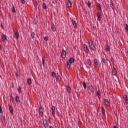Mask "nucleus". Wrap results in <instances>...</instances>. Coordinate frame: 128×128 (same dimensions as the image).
I'll return each mask as SVG.
<instances>
[{"instance_id": "f257e3e1", "label": "nucleus", "mask_w": 128, "mask_h": 128, "mask_svg": "<svg viewBox=\"0 0 128 128\" xmlns=\"http://www.w3.org/2000/svg\"><path fill=\"white\" fill-rule=\"evenodd\" d=\"M88 44H89V48L90 50H94V42H92V40H91L89 41Z\"/></svg>"}, {"instance_id": "f03ea898", "label": "nucleus", "mask_w": 128, "mask_h": 128, "mask_svg": "<svg viewBox=\"0 0 128 128\" xmlns=\"http://www.w3.org/2000/svg\"><path fill=\"white\" fill-rule=\"evenodd\" d=\"M44 109L42 108V106H40L39 110V114L41 118L44 116Z\"/></svg>"}, {"instance_id": "7ed1b4c3", "label": "nucleus", "mask_w": 128, "mask_h": 128, "mask_svg": "<svg viewBox=\"0 0 128 128\" xmlns=\"http://www.w3.org/2000/svg\"><path fill=\"white\" fill-rule=\"evenodd\" d=\"M84 52L86 54H88V52H90V49H88V46L86 44H84Z\"/></svg>"}, {"instance_id": "20e7f679", "label": "nucleus", "mask_w": 128, "mask_h": 128, "mask_svg": "<svg viewBox=\"0 0 128 128\" xmlns=\"http://www.w3.org/2000/svg\"><path fill=\"white\" fill-rule=\"evenodd\" d=\"M110 7L112 8L113 12H114L116 6H114V1L112 0H110Z\"/></svg>"}, {"instance_id": "39448f33", "label": "nucleus", "mask_w": 128, "mask_h": 128, "mask_svg": "<svg viewBox=\"0 0 128 128\" xmlns=\"http://www.w3.org/2000/svg\"><path fill=\"white\" fill-rule=\"evenodd\" d=\"M61 56L62 58H66V50H62Z\"/></svg>"}, {"instance_id": "423d86ee", "label": "nucleus", "mask_w": 128, "mask_h": 128, "mask_svg": "<svg viewBox=\"0 0 128 128\" xmlns=\"http://www.w3.org/2000/svg\"><path fill=\"white\" fill-rule=\"evenodd\" d=\"M1 38L3 40V42H6V40H8V39H6V36L4 35V34H2L1 36Z\"/></svg>"}, {"instance_id": "0eeeda50", "label": "nucleus", "mask_w": 128, "mask_h": 128, "mask_svg": "<svg viewBox=\"0 0 128 128\" xmlns=\"http://www.w3.org/2000/svg\"><path fill=\"white\" fill-rule=\"evenodd\" d=\"M88 90H90L91 92H94V88L92 86V85H90L88 87Z\"/></svg>"}, {"instance_id": "6e6552de", "label": "nucleus", "mask_w": 128, "mask_h": 128, "mask_svg": "<svg viewBox=\"0 0 128 128\" xmlns=\"http://www.w3.org/2000/svg\"><path fill=\"white\" fill-rule=\"evenodd\" d=\"M0 120H2V105H0Z\"/></svg>"}, {"instance_id": "1a4fd4ad", "label": "nucleus", "mask_w": 128, "mask_h": 128, "mask_svg": "<svg viewBox=\"0 0 128 128\" xmlns=\"http://www.w3.org/2000/svg\"><path fill=\"white\" fill-rule=\"evenodd\" d=\"M72 22L74 28H78V26L76 25V20H72Z\"/></svg>"}, {"instance_id": "9d476101", "label": "nucleus", "mask_w": 128, "mask_h": 128, "mask_svg": "<svg viewBox=\"0 0 128 128\" xmlns=\"http://www.w3.org/2000/svg\"><path fill=\"white\" fill-rule=\"evenodd\" d=\"M14 32L16 40H18V36H20V34H18V31L16 30V31H14Z\"/></svg>"}, {"instance_id": "9b49d317", "label": "nucleus", "mask_w": 128, "mask_h": 128, "mask_svg": "<svg viewBox=\"0 0 128 128\" xmlns=\"http://www.w3.org/2000/svg\"><path fill=\"white\" fill-rule=\"evenodd\" d=\"M51 30L54 32H56V26H54V24H52Z\"/></svg>"}, {"instance_id": "f8f14e48", "label": "nucleus", "mask_w": 128, "mask_h": 128, "mask_svg": "<svg viewBox=\"0 0 128 128\" xmlns=\"http://www.w3.org/2000/svg\"><path fill=\"white\" fill-rule=\"evenodd\" d=\"M124 100L125 101V104H128V99L126 95L124 96Z\"/></svg>"}, {"instance_id": "ddd939ff", "label": "nucleus", "mask_w": 128, "mask_h": 128, "mask_svg": "<svg viewBox=\"0 0 128 128\" xmlns=\"http://www.w3.org/2000/svg\"><path fill=\"white\" fill-rule=\"evenodd\" d=\"M9 106V110L10 112V113L11 114H14V108H12V106L8 105Z\"/></svg>"}, {"instance_id": "4468645a", "label": "nucleus", "mask_w": 128, "mask_h": 128, "mask_svg": "<svg viewBox=\"0 0 128 128\" xmlns=\"http://www.w3.org/2000/svg\"><path fill=\"white\" fill-rule=\"evenodd\" d=\"M97 18L98 20H99V22L100 21V20H102V14H100V12H98L97 14Z\"/></svg>"}, {"instance_id": "2eb2a0df", "label": "nucleus", "mask_w": 128, "mask_h": 128, "mask_svg": "<svg viewBox=\"0 0 128 128\" xmlns=\"http://www.w3.org/2000/svg\"><path fill=\"white\" fill-rule=\"evenodd\" d=\"M96 96H98V100H100V98H102V96L100 95V91L98 90L96 93Z\"/></svg>"}, {"instance_id": "dca6fc26", "label": "nucleus", "mask_w": 128, "mask_h": 128, "mask_svg": "<svg viewBox=\"0 0 128 128\" xmlns=\"http://www.w3.org/2000/svg\"><path fill=\"white\" fill-rule=\"evenodd\" d=\"M52 115L54 116V114H56V107L54 106H52Z\"/></svg>"}, {"instance_id": "f3484780", "label": "nucleus", "mask_w": 128, "mask_h": 128, "mask_svg": "<svg viewBox=\"0 0 128 128\" xmlns=\"http://www.w3.org/2000/svg\"><path fill=\"white\" fill-rule=\"evenodd\" d=\"M43 124L46 128H48V120H44Z\"/></svg>"}, {"instance_id": "a211bd4d", "label": "nucleus", "mask_w": 128, "mask_h": 128, "mask_svg": "<svg viewBox=\"0 0 128 128\" xmlns=\"http://www.w3.org/2000/svg\"><path fill=\"white\" fill-rule=\"evenodd\" d=\"M112 72L114 76L116 74V69L114 67H113L112 68Z\"/></svg>"}, {"instance_id": "6ab92c4d", "label": "nucleus", "mask_w": 128, "mask_h": 128, "mask_svg": "<svg viewBox=\"0 0 128 128\" xmlns=\"http://www.w3.org/2000/svg\"><path fill=\"white\" fill-rule=\"evenodd\" d=\"M56 82H60V80H62L60 76L58 75L57 76H56Z\"/></svg>"}, {"instance_id": "aec40b11", "label": "nucleus", "mask_w": 128, "mask_h": 128, "mask_svg": "<svg viewBox=\"0 0 128 128\" xmlns=\"http://www.w3.org/2000/svg\"><path fill=\"white\" fill-rule=\"evenodd\" d=\"M94 64H95V66L98 68V60H96V58L94 59Z\"/></svg>"}, {"instance_id": "412c9836", "label": "nucleus", "mask_w": 128, "mask_h": 128, "mask_svg": "<svg viewBox=\"0 0 128 128\" xmlns=\"http://www.w3.org/2000/svg\"><path fill=\"white\" fill-rule=\"evenodd\" d=\"M71 64H72V63H70L68 61L66 62L67 68H68V70H69V68H70V65Z\"/></svg>"}, {"instance_id": "4be33fe9", "label": "nucleus", "mask_w": 128, "mask_h": 128, "mask_svg": "<svg viewBox=\"0 0 128 128\" xmlns=\"http://www.w3.org/2000/svg\"><path fill=\"white\" fill-rule=\"evenodd\" d=\"M104 102L106 106H110V102L108 100V99H104Z\"/></svg>"}, {"instance_id": "5701e85b", "label": "nucleus", "mask_w": 128, "mask_h": 128, "mask_svg": "<svg viewBox=\"0 0 128 128\" xmlns=\"http://www.w3.org/2000/svg\"><path fill=\"white\" fill-rule=\"evenodd\" d=\"M68 8L72 6V1H70V0H68Z\"/></svg>"}, {"instance_id": "b1692460", "label": "nucleus", "mask_w": 128, "mask_h": 128, "mask_svg": "<svg viewBox=\"0 0 128 128\" xmlns=\"http://www.w3.org/2000/svg\"><path fill=\"white\" fill-rule=\"evenodd\" d=\"M102 62L104 64V66H106V64H108V62L104 58H102Z\"/></svg>"}, {"instance_id": "393cba45", "label": "nucleus", "mask_w": 128, "mask_h": 128, "mask_svg": "<svg viewBox=\"0 0 128 128\" xmlns=\"http://www.w3.org/2000/svg\"><path fill=\"white\" fill-rule=\"evenodd\" d=\"M27 84L30 85L32 84V78H28L27 80Z\"/></svg>"}, {"instance_id": "a878e982", "label": "nucleus", "mask_w": 128, "mask_h": 128, "mask_svg": "<svg viewBox=\"0 0 128 128\" xmlns=\"http://www.w3.org/2000/svg\"><path fill=\"white\" fill-rule=\"evenodd\" d=\"M68 61L70 62V64H72V62H74V58H71Z\"/></svg>"}, {"instance_id": "bb28decb", "label": "nucleus", "mask_w": 128, "mask_h": 128, "mask_svg": "<svg viewBox=\"0 0 128 128\" xmlns=\"http://www.w3.org/2000/svg\"><path fill=\"white\" fill-rule=\"evenodd\" d=\"M67 90L68 94H70V92H72V89L70 88V86H67Z\"/></svg>"}, {"instance_id": "cd10ccee", "label": "nucleus", "mask_w": 128, "mask_h": 128, "mask_svg": "<svg viewBox=\"0 0 128 128\" xmlns=\"http://www.w3.org/2000/svg\"><path fill=\"white\" fill-rule=\"evenodd\" d=\"M97 6L100 12H102V6H100V3H97Z\"/></svg>"}, {"instance_id": "c85d7f7f", "label": "nucleus", "mask_w": 128, "mask_h": 128, "mask_svg": "<svg viewBox=\"0 0 128 128\" xmlns=\"http://www.w3.org/2000/svg\"><path fill=\"white\" fill-rule=\"evenodd\" d=\"M42 8L44 10H46V8H48V6H46V4L45 2L43 3Z\"/></svg>"}, {"instance_id": "c756f323", "label": "nucleus", "mask_w": 128, "mask_h": 128, "mask_svg": "<svg viewBox=\"0 0 128 128\" xmlns=\"http://www.w3.org/2000/svg\"><path fill=\"white\" fill-rule=\"evenodd\" d=\"M15 100L16 102H20V97L18 96H16Z\"/></svg>"}, {"instance_id": "7c9ffc66", "label": "nucleus", "mask_w": 128, "mask_h": 128, "mask_svg": "<svg viewBox=\"0 0 128 128\" xmlns=\"http://www.w3.org/2000/svg\"><path fill=\"white\" fill-rule=\"evenodd\" d=\"M102 108V114H106V112L104 110V106L101 107Z\"/></svg>"}, {"instance_id": "2f4dec72", "label": "nucleus", "mask_w": 128, "mask_h": 128, "mask_svg": "<svg viewBox=\"0 0 128 128\" xmlns=\"http://www.w3.org/2000/svg\"><path fill=\"white\" fill-rule=\"evenodd\" d=\"M52 76H53V78H56V74L54 72H52Z\"/></svg>"}, {"instance_id": "473e14b6", "label": "nucleus", "mask_w": 128, "mask_h": 128, "mask_svg": "<svg viewBox=\"0 0 128 128\" xmlns=\"http://www.w3.org/2000/svg\"><path fill=\"white\" fill-rule=\"evenodd\" d=\"M34 36H36L34 32H32L31 34V36H32V40H34Z\"/></svg>"}, {"instance_id": "72a5a7b5", "label": "nucleus", "mask_w": 128, "mask_h": 128, "mask_svg": "<svg viewBox=\"0 0 128 128\" xmlns=\"http://www.w3.org/2000/svg\"><path fill=\"white\" fill-rule=\"evenodd\" d=\"M87 6L88 8H91L92 7V4H90V2L88 1L87 3Z\"/></svg>"}, {"instance_id": "f704fd0d", "label": "nucleus", "mask_w": 128, "mask_h": 128, "mask_svg": "<svg viewBox=\"0 0 128 128\" xmlns=\"http://www.w3.org/2000/svg\"><path fill=\"white\" fill-rule=\"evenodd\" d=\"M125 26H125V30H126V32H128V24H125Z\"/></svg>"}, {"instance_id": "c9c22d12", "label": "nucleus", "mask_w": 128, "mask_h": 128, "mask_svg": "<svg viewBox=\"0 0 128 128\" xmlns=\"http://www.w3.org/2000/svg\"><path fill=\"white\" fill-rule=\"evenodd\" d=\"M83 86H84V89L86 90V82H84Z\"/></svg>"}, {"instance_id": "e433bc0d", "label": "nucleus", "mask_w": 128, "mask_h": 128, "mask_svg": "<svg viewBox=\"0 0 128 128\" xmlns=\"http://www.w3.org/2000/svg\"><path fill=\"white\" fill-rule=\"evenodd\" d=\"M22 86H20L18 88V92L19 94H20L22 92Z\"/></svg>"}, {"instance_id": "4c0bfd02", "label": "nucleus", "mask_w": 128, "mask_h": 128, "mask_svg": "<svg viewBox=\"0 0 128 128\" xmlns=\"http://www.w3.org/2000/svg\"><path fill=\"white\" fill-rule=\"evenodd\" d=\"M12 10L13 12H16V8H14V6H12Z\"/></svg>"}, {"instance_id": "58836bf2", "label": "nucleus", "mask_w": 128, "mask_h": 128, "mask_svg": "<svg viewBox=\"0 0 128 128\" xmlns=\"http://www.w3.org/2000/svg\"><path fill=\"white\" fill-rule=\"evenodd\" d=\"M44 40H46V42H48V36H46L44 38Z\"/></svg>"}, {"instance_id": "ea45409f", "label": "nucleus", "mask_w": 128, "mask_h": 128, "mask_svg": "<svg viewBox=\"0 0 128 128\" xmlns=\"http://www.w3.org/2000/svg\"><path fill=\"white\" fill-rule=\"evenodd\" d=\"M10 100L12 102H14V97H12V95H11L10 96Z\"/></svg>"}, {"instance_id": "a19ab883", "label": "nucleus", "mask_w": 128, "mask_h": 128, "mask_svg": "<svg viewBox=\"0 0 128 128\" xmlns=\"http://www.w3.org/2000/svg\"><path fill=\"white\" fill-rule=\"evenodd\" d=\"M106 50H108V52H110V46L108 45H106Z\"/></svg>"}, {"instance_id": "79ce46f5", "label": "nucleus", "mask_w": 128, "mask_h": 128, "mask_svg": "<svg viewBox=\"0 0 128 128\" xmlns=\"http://www.w3.org/2000/svg\"><path fill=\"white\" fill-rule=\"evenodd\" d=\"M48 122H49L50 124H52V119L51 118H49Z\"/></svg>"}, {"instance_id": "37998d69", "label": "nucleus", "mask_w": 128, "mask_h": 128, "mask_svg": "<svg viewBox=\"0 0 128 128\" xmlns=\"http://www.w3.org/2000/svg\"><path fill=\"white\" fill-rule=\"evenodd\" d=\"M88 63L89 66H92V62H90V60H88Z\"/></svg>"}, {"instance_id": "c03bdc74", "label": "nucleus", "mask_w": 128, "mask_h": 128, "mask_svg": "<svg viewBox=\"0 0 128 128\" xmlns=\"http://www.w3.org/2000/svg\"><path fill=\"white\" fill-rule=\"evenodd\" d=\"M110 60H111L112 62V64H114V58H112V56L111 57Z\"/></svg>"}, {"instance_id": "a18cd8bd", "label": "nucleus", "mask_w": 128, "mask_h": 128, "mask_svg": "<svg viewBox=\"0 0 128 128\" xmlns=\"http://www.w3.org/2000/svg\"><path fill=\"white\" fill-rule=\"evenodd\" d=\"M22 4H26V1L24 0H21Z\"/></svg>"}, {"instance_id": "49530a36", "label": "nucleus", "mask_w": 128, "mask_h": 128, "mask_svg": "<svg viewBox=\"0 0 128 128\" xmlns=\"http://www.w3.org/2000/svg\"><path fill=\"white\" fill-rule=\"evenodd\" d=\"M99 48H100L99 50H102V46H99Z\"/></svg>"}, {"instance_id": "de8ad7c7", "label": "nucleus", "mask_w": 128, "mask_h": 128, "mask_svg": "<svg viewBox=\"0 0 128 128\" xmlns=\"http://www.w3.org/2000/svg\"><path fill=\"white\" fill-rule=\"evenodd\" d=\"M106 6L108 8H110V4H106Z\"/></svg>"}, {"instance_id": "09e8293b", "label": "nucleus", "mask_w": 128, "mask_h": 128, "mask_svg": "<svg viewBox=\"0 0 128 128\" xmlns=\"http://www.w3.org/2000/svg\"><path fill=\"white\" fill-rule=\"evenodd\" d=\"M44 61H45L44 59V58H42V64H43V66H44Z\"/></svg>"}, {"instance_id": "8fccbe9b", "label": "nucleus", "mask_w": 128, "mask_h": 128, "mask_svg": "<svg viewBox=\"0 0 128 128\" xmlns=\"http://www.w3.org/2000/svg\"><path fill=\"white\" fill-rule=\"evenodd\" d=\"M3 120L4 122V120H6V117L4 116H3Z\"/></svg>"}, {"instance_id": "3c124183", "label": "nucleus", "mask_w": 128, "mask_h": 128, "mask_svg": "<svg viewBox=\"0 0 128 128\" xmlns=\"http://www.w3.org/2000/svg\"><path fill=\"white\" fill-rule=\"evenodd\" d=\"M126 56H128V52H126Z\"/></svg>"}, {"instance_id": "603ef678", "label": "nucleus", "mask_w": 128, "mask_h": 128, "mask_svg": "<svg viewBox=\"0 0 128 128\" xmlns=\"http://www.w3.org/2000/svg\"><path fill=\"white\" fill-rule=\"evenodd\" d=\"M16 76H18V73H16Z\"/></svg>"}, {"instance_id": "864d4df0", "label": "nucleus", "mask_w": 128, "mask_h": 128, "mask_svg": "<svg viewBox=\"0 0 128 128\" xmlns=\"http://www.w3.org/2000/svg\"><path fill=\"white\" fill-rule=\"evenodd\" d=\"M52 2H53V4H54V0H52Z\"/></svg>"}, {"instance_id": "5fc2aeb1", "label": "nucleus", "mask_w": 128, "mask_h": 128, "mask_svg": "<svg viewBox=\"0 0 128 128\" xmlns=\"http://www.w3.org/2000/svg\"><path fill=\"white\" fill-rule=\"evenodd\" d=\"M113 128H116V126H114Z\"/></svg>"}, {"instance_id": "6e6d98bb", "label": "nucleus", "mask_w": 128, "mask_h": 128, "mask_svg": "<svg viewBox=\"0 0 128 128\" xmlns=\"http://www.w3.org/2000/svg\"><path fill=\"white\" fill-rule=\"evenodd\" d=\"M50 128H54V126H50Z\"/></svg>"}, {"instance_id": "4d7b16f0", "label": "nucleus", "mask_w": 128, "mask_h": 128, "mask_svg": "<svg viewBox=\"0 0 128 128\" xmlns=\"http://www.w3.org/2000/svg\"><path fill=\"white\" fill-rule=\"evenodd\" d=\"M74 50H76V46H74Z\"/></svg>"}, {"instance_id": "13d9d810", "label": "nucleus", "mask_w": 128, "mask_h": 128, "mask_svg": "<svg viewBox=\"0 0 128 128\" xmlns=\"http://www.w3.org/2000/svg\"><path fill=\"white\" fill-rule=\"evenodd\" d=\"M0 50H2V46H0Z\"/></svg>"}, {"instance_id": "bf43d9fd", "label": "nucleus", "mask_w": 128, "mask_h": 128, "mask_svg": "<svg viewBox=\"0 0 128 128\" xmlns=\"http://www.w3.org/2000/svg\"><path fill=\"white\" fill-rule=\"evenodd\" d=\"M36 5L38 6V2H36Z\"/></svg>"}, {"instance_id": "052dcab7", "label": "nucleus", "mask_w": 128, "mask_h": 128, "mask_svg": "<svg viewBox=\"0 0 128 128\" xmlns=\"http://www.w3.org/2000/svg\"><path fill=\"white\" fill-rule=\"evenodd\" d=\"M93 28H94H94H95L94 27H93Z\"/></svg>"}, {"instance_id": "680f3d73", "label": "nucleus", "mask_w": 128, "mask_h": 128, "mask_svg": "<svg viewBox=\"0 0 128 128\" xmlns=\"http://www.w3.org/2000/svg\"><path fill=\"white\" fill-rule=\"evenodd\" d=\"M1 26H2V24H1Z\"/></svg>"}, {"instance_id": "e2e57ef3", "label": "nucleus", "mask_w": 128, "mask_h": 128, "mask_svg": "<svg viewBox=\"0 0 128 128\" xmlns=\"http://www.w3.org/2000/svg\"><path fill=\"white\" fill-rule=\"evenodd\" d=\"M106 59L107 60V59H106Z\"/></svg>"}, {"instance_id": "0e129e2a", "label": "nucleus", "mask_w": 128, "mask_h": 128, "mask_svg": "<svg viewBox=\"0 0 128 128\" xmlns=\"http://www.w3.org/2000/svg\"><path fill=\"white\" fill-rule=\"evenodd\" d=\"M82 70H84V68H82Z\"/></svg>"}]
</instances>
